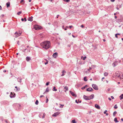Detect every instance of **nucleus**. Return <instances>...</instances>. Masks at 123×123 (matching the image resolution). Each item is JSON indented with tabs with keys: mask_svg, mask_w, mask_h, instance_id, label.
<instances>
[{
	"mask_svg": "<svg viewBox=\"0 0 123 123\" xmlns=\"http://www.w3.org/2000/svg\"><path fill=\"white\" fill-rule=\"evenodd\" d=\"M41 45L43 48L47 50L50 47V43L49 41H45L42 43L41 44Z\"/></svg>",
	"mask_w": 123,
	"mask_h": 123,
	"instance_id": "nucleus-1",
	"label": "nucleus"
},
{
	"mask_svg": "<svg viewBox=\"0 0 123 123\" xmlns=\"http://www.w3.org/2000/svg\"><path fill=\"white\" fill-rule=\"evenodd\" d=\"M34 28L35 30H38L42 29V27L38 25H34Z\"/></svg>",
	"mask_w": 123,
	"mask_h": 123,
	"instance_id": "nucleus-2",
	"label": "nucleus"
},
{
	"mask_svg": "<svg viewBox=\"0 0 123 123\" xmlns=\"http://www.w3.org/2000/svg\"><path fill=\"white\" fill-rule=\"evenodd\" d=\"M1 104L2 105H7L9 104V102L6 100L2 101L1 102Z\"/></svg>",
	"mask_w": 123,
	"mask_h": 123,
	"instance_id": "nucleus-3",
	"label": "nucleus"
},
{
	"mask_svg": "<svg viewBox=\"0 0 123 123\" xmlns=\"http://www.w3.org/2000/svg\"><path fill=\"white\" fill-rule=\"evenodd\" d=\"M92 87L95 90H98V88L97 86L95 84H93L92 85Z\"/></svg>",
	"mask_w": 123,
	"mask_h": 123,
	"instance_id": "nucleus-4",
	"label": "nucleus"
},
{
	"mask_svg": "<svg viewBox=\"0 0 123 123\" xmlns=\"http://www.w3.org/2000/svg\"><path fill=\"white\" fill-rule=\"evenodd\" d=\"M60 113V112H57L55 113L54 114L52 115V116L53 117H56Z\"/></svg>",
	"mask_w": 123,
	"mask_h": 123,
	"instance_id": "nucleus-5",
	"label": "nucleus"
},
{
	"mask_svg": "<svg viewBox=\"0 0 123 123\" xmlns=\"http://www.w3.org/2000/svg\"><path fill=\"white\" fill-rule=\"evenodd\" d=\"M118 64V62L117 61H116L115 62H113L112 65L114 67H115Z\"/></svg>",
	"mask_w": 123,
	"mask_h": 123,
	"instance_id": "nucleus-6",
	"label": "nucleus"
},
{
	"mask_svg": "<svg viewBox=\"0 0 123 123\" xmlns=\"http://www.w3.org/2000/svg\"><path fill=\"white\" fill-rule=\"evenodd\" d=\"M52 56L54 58H56L58 56V53L56 52H55L53 54Z\"/></svg>",
	"mask_w": 123,
	"mask_h": 123,
	"instance_id": "nucleus-7",
	"label": "nucleus"
},
{
	"mask_svg": "<svg viewBox=\"0 0 123 123\" xmlns=\"http://www.w3.org/2000/svg\"><path fill=\"white\" fill-rule=\"evenodd\" d=\"M69 92H70L71 94L73 96H74L75 97H76L77 96V95L75 94L72 91H70Z\"/></svg>",
	"mask_w": 123,
	"mask_h": 123,
	"instance_id": "nucleus-8",
	"label": "nucleus"
},
{
	"mask_svg": "<svg viewBox=\"0 0 123 123\" xmlns=\"http://www.w3.org/2000/svg\"><path fill=\"white\" fill-rule=\"evenodd\" d=\"M88 98L90 100L93 99L94 97V95L93 94H92L91 95L88 96Z\"/></svg>",
	"mask_w": 123,
	"mask_h": 123,
	"instance_id": "nucleus-9",
	"label": "nucleus"
},
{
	"mask_svg": "<svg viewBox=\"0 0 123 123\" xmlns=\"http://www.w3.org/2000/svg\"><path fill=\"white\" fill-rule=\"evenodd\" d=\"M16 106L17 109H19L21 107L20 105L18 104H16Z\"/></svg>",
	"mask_w": 123,
	"mask_h": 123,
	"instance_id": "nucleus-10",
	"label": "nucleus"
},
{
	"mask_svg": "<svg viewBox=\"0 0 123 123\" xmlns=\"http://www.w3.org/2000/svg\"><path fill=\"white\" fill-rule=\"evenodd\" d=\"M83 98L84 99L86 100H90V99H89L88 96H86L85 95H84L83 96Z\"/></svg>",
	"mask_w": 123,
	"mask_h": 123,
	"instance_id": "nucleus-11",
	"label": "nucleus"
},
{
	"mask_svg": "<svg viewBox=\"0 0 123 123\" xmlns=\"http://www.w3.org/2000/svg\"><path fill=\"white\" fill-rule=\"evenodd\" d=\"M15 35L16 34V37H18V36H20V35H21V33H19V32H16L15 33Z\"/></svg>",
	"mask_w": 123,
	"mask_h": 123,
	"instance_id": "nucleus-12",
	"label": "nucleus"
},
{
	"mask_svg": "<svg viewBox=\"0 0 123 123\" xmlns=\"http://www.w3.org/2000/svg\"><path fill=\"white\" fill-rule=\"evenodd\" d=\"M10 96L11 98H14L15 97V95L14 94L13 95L12 93L11 92L10 95Z\"/></svg>",
	"mask_w": 123,
	"mask_h": 123,
	"instance_id": "nucleus-13",
	"label": "nucleus"
},
{
	"mask_svg": "<svg viewBox=\"0 0 123 123\" xmlns=\"http://www.w3.org/2000/svg\"><path fill=\"white\" fill-rule=\"evenodd\" d=\"M26 60L27 62H29L31 60V58L30 57L27 56L26 57Z\"/></svg>",
	"mask_w": 123,
	"mask_h": 123,
	"instance_id": "nucleus-14",
	"label": "nucleus"
},
{
	"mask_svg": "<svg viewBox=\"0 0 123 123\" xmlns=\"http://www.w3.org/2000/svg\"><path fill=\"white\" fill-rule=\"evenodd\" d=\"M17 80L18 82L21 83L22 79L21 77H19L17 78Z\"/></svg>",
	"mask_w": 123,
	"mask_h": 123,
	"instance_id": "nucleus-15",
	"label": "nucleus"
},
{
	"mask_svg": "<svg viewBox=\"0 0 123 123\" xmlns=\"http://www.w3.org/2000/svg\"><path fill=\"white\" fill-rule=\"evenodd\" d=\"M33 18V17L32 16H31L30 17H29L28 18V21H30L31 22L32 21L33 19L32 18Z\"/></svg>",
	"mask_w": 123,
	"mask_h": 123,
	"instance_id": "nucleus-16",
	"label": "nucleus"
},
{
	"mask_svg": "<svg viewBox=\"0 0 123 123\" xmlns=\"http://www.w3.org/2000/svg\"><path fill=\"white\" fill-rule=\"evenodd\" d=\"M95 107L96 108L98 109H99L100 108V107L97 104L95 105Z\"/></svg>",
	"mask_w": 123,
	"mask_h": 123,
	"instance_id": "nucleus-17",
	"label": "nucleus"
},
{
	"mask_svg": "<svg viewBox=\"0 0 123 123\" xmlns=\"http://www.w3.org/2000/svg\"><path fill=\"white\" fill-rule=\"evenodd\" d=\"M6 6L7 7H8L10 6V3L9 2H8L6 3Z\"/></svg>",
	"mask_w": 123,
	"mask_h": 123,
	"instance_id": "nucleus-18",
	"label": "nucleus"
},
{
	"mask_svg": "<svg viewBox=\"0 0 123 123\" xmlns=\"http://www.w3.org/2000/svg\"><path fill=\"white\" fill-rule=\"evenodd\" d=\"M86 57L85 56L84 57L83 56H82L81 57V59H83V60H85L86 59Z\"/></svg>",
	"mask_w": 123,
	"mask_h": 123,
	"instance_id": "nucleus-19",
	"label": "nucleus"
},
{
	"mask_svg": "<svg viewBox=\"0 0 123 123\" xmlns=\"http://www.w3.org/2000/svg\"><path fill=\"white\" fill-rule=\"evenodd\" d=\"M15 88L16 89V91H18L20 90V88H18V87L17 86H15Z\"/></svg>",
	"mask_w": 123,
	"mask_h": 123,
	"instance_id": "nucleus-20",
	"label": "nucleus"
},
{
	"mask_svg": "<svg viewBox=\"0 0 123 123\" xmlns=\"http://www.w3.org/2000/svg\"><path fill=\"white\" fill-rule=\"evenodd\" d=\"M114 122H115L116 123H117L119 122L117 120V117L115 118L114 119Z\"/></svg>",
	"mask_w": 123,
	"mask_h": 123,
	"instance_id": "nucleus-21",
	"label": "nucleus"
},
{
	"mask_svg": "<svg viewBox=\"0 0 123 123\" xmlns=\"http://www.w3.org/2000/svg\"><path fill=\"white\" fill-rule=\"evenodd\" d=\"M122 20L121 19H117V20H116V22L118 23L120 22H122Z\"/></svg>",
	"mask_w": 123,
	"mask_h": 123,
	"instance_id": "nucleus-22",
	"label": "nucleus"
},
{
	"mask_svg": "<svg viewBox=\"0 0 123 123\" xmlns=\"http://www.w3.org/2000/svg\"><path fill=\"white\" fill-rule=\"evenodd\" d=\"M119 97L120 98V100H121L123 99V94L119 96Z\"/></svg>",
	"mask_w": 123,
	"mask_h": 123,
	"instance_id": "nucleus-23",
	"label": "nucleus"
},
{
	"mask_svg": "<svg viewBox=\"0 0 123 123\" xmlns=\"http://www.w3.org/2000/svg\"><path fill=\"white\" fill-rule=\"evenodd\" d=\"M87 77L86 76H85L84 78V80L85 81H86L87 80L86 79Z\"/></svg>",
	"mask_w": 123,
	"mask_h": 123,
	"instance_id": "nucleus-24",
	"label": "nucleus"
},
{
	"mask_svg": "<svg viewBox=\"0 0 123 123\" xmlns=\"http://www.w3.org/2000/svg\"><path fill=\"white\" fill-rule=\"evenodd\" d=\"M117 112L116 111H114L113 113V117L115 116V115L117 114Z\"/></svg>",
	"mask_w": 123,
	"mask_h": 123,
	"instance_id": "nucleus-25",
	"label": "nucleus"
},
{
	"mask_svg": "<svg viewBox=\"0 0 123 123\" xmlns=\"http://www.w3.org/2000/svg\"><path fill=\"white\" fill-rule=\"evenodd\" d=\"M53 91H57V89H56V88L55 86H54L53 87V88L52 89Z\"/></svg>",
	"mask_w": 123,
	"mask_h": 123,
	"instance_id": "nucleus-26",
	"label": "nucleus"
},
{
	"mask_svg": "<svg viewBox=\"0 0 123 123\" xmlns=\"http://www.w3.org/2000/svg\"><path fill=\"white\" fill-rule=\"evenodd\" d=\"M39 103L38 101L37 100L35 102V104L36 105H37Z\"/></svg>",
	"mask_w": 123,
	"mask_h": 123,
	"instance_id": "nucleus-27",
	"label": "nucleus"
},
{
	"mask_svg": "<svg viewBox=\"0 0 123 123\" xmlns=\"http://www.w3.org/2000/svg\"><path fill=\"white\" fill-rule=\"evenodd\" d=\"M45 60L46 61V62L45 63V65H46L48 64V60L46 59H45Z\"/></svg>",
	"mask_w": 123,
	"mask_h": 123,
	"instance_id": "nucleus-28",
	"label": "nucleus"
},
{
	"mask_svg": "<svg viewBox=\"0 0 123 123\" xmlns=\"http://www.w3.org/2000/svg\"><path fill=\"white\" fill-rule=\"evenodd\" d=\"M20 2L21 3L24 4L25 3V1L24 0H21Z\"/></svg>",
	"mask_w": 123,
	"mask_h": 123,
	"instance_id": "nucleus-29",
	"label": "nucleus"
},
{
	"mask_svg": "<svg viewBox=\"0 0 123 123\" xmlns=\"http://www.w3.org/2000/svg\"><path fill=\"white\" fill-rule=\"evenodd\" d=\"M64 89L66 90L67 91L68 90V87L67 86H65L64 88Z\"/></svg>",
	"mask_w": 123,
	"mask_h": 123,
	"instance_id": "nucleus-30",
	"label": "nucleus"
},
{
	"mask_svg": "<svg viewBox=\"0 0 123 123\" xmlns=\"http://www.w3.org/2000/svg\"><path fill=\"white\" fill-rule=\"evenodd\" d=\"M87 86V85H86V86H84L82 87L81 88V89H82V90H83L84 89H85Z\"/></svg>",
	"mask_w": 123,
	"mask_h": 123,
	"instance_id": "nucleus-31",
	"label": "nucleus"
},
{
	"mask_svg": "<svg viewBox=\"0 0 123 123\" xmlns=\"http://www.w3.org/2000/svg\"><path fill=\"white\" fill-rule=\"evenodd\" d=\"M76 122L74 120H73L71 121V123H76Z\"/></svg>",
	"mask_w": 123,
	"mask_h": 123,
	"instance_id": "nucleus-32",
	"label": "nucleus"
},
{
	"mask_svg": "<svg viewBox=\"0 0 123 123\" xmlns=\"http://www.w3.org/2000/svg\"><path fill=\"white\" fill-rule=\"evenodd\" d=\"M90 87H89L86 89V90L87 91L90 92Z\"/></svg>",
	"mask_w": 123,
	"mask_h": 123,
	"instance_id": "nucleus-33",
	"label": "nucleus"
},
{
	"mask_svg": "<svg viewBox=\"0 0 123 123\" xmlns=\"http://www.w3.org/2000/svg\"><path fill=\"white\" fill-rule=\"evenodd\" d=\"M108 73L107 72H105L104 73V74L105 76H107L108 75Z\"/></svg>",
	"mask_w": 123,
	"mask_h": 123,
	"instance_id": "nucleus-34",
	"label": "nucleus"
},
{
	"mask_svg": "<svg viewBox=\"0 0 123 123\" xmlns=\"http://www.w3.org/2000/svg\"><path fill=\"white\" fill-rule=\"evenodd\" d=\"M22 11H19V12H18L17 13V14L18 15H19L20 14L22 13Z\"/></svg>",
	"mask_w": 123,
	"mask_h": 123,
	"instance_id": "nucleus-35",
	"label": "nucleus"
},
{
	"mask_svg": "<svg viewBox=\"0 0 123 123\" xmlns=\"http://www.w3.org/2000/svg\"><path fill=\"white\" fill-rule=\"evenodd\" d=\"M117 105H115V106H114V108L115 109H117V108L118 107L117 106Z\"/></svg>",
	"mask_w": 123,
	"mask_h": 123,
	"instance_id": "nucleus-36",
	"label": "nucleus"
},
{
	"mask_svg": "<svg viewBox=\"0 0 123 123\" xmlns=\"http://www.w3.org/2000/svg\"><path fill=\"white\" fill-rule=\"evenodd\" d=\"M117 77L120 78V79H121L122 78L120 77V75L119 74L118 75H117L116 76Z\"/></svg>",
	"mask_w": 123,
	"mask_h": 123,
	"instance_id": "nucleus-37",
	"label": "nucleus"
},
{
	"mask_svg": "<svg viewBox=\"0 0 123 123\" xmlns=\"http://www.w3.org/2000/svg\"><path fill=\"white\" fill-rule=\"evenodd\" d=\"M49 91V90L48 89V87H47V88L46 89V90L45 91V92H48Z\"/></svg>",
	"mask_w": 123,
	"mask_h": 123,
	"instance_id": "nucleus-38",
	"label": "nucleus"
},
{
	"mask_svg": "<svg viewBox=\"0 0 123 123\" xmlns=\"http://www.w3.org/2000/svg\"><path fill=\"white\" fill-rule=\"evenodd\" d=\"M70 0H63V1H64L66 2H69Z\"/></svg>",
	"mask_w": 123,
	"mask_h": 123,
	"instance_id": "nucleus-39",
	"label": "nucleus"
},
{
	"mask_svg": "<svg viewBox=\"0 0 123 123\" xmlns=\"http://www.w3.org/2000/svg\"><path fill=\"white\" fill-rule=\"evenodd\" d=\"M64 105H61L60 106V107L61 108H62L63 107Z\"/></svg>",
	"mask_w": 123,
	"mask_h": 123,
	"instance_id": "nucleus-40",
	"label": "nucleus"
},
{
	"mask_svg": "<svg viewBox=\"0 0 123 123\" xmlns=\"http://www.w3.org/2000/svg\"><path fill=\"white\" fill-rule=\"evenodd\" d=\"M4 14H2L0 16V17L1 18H2L3 17H4Z\"/></svg>",
	"mask_w": 123,
	"mask_h": 123,
	"instance_id": "nucleus-41",
	"label": "nucleus"
},
{
	"mask_svg": "<svg viewBox=\"0 0 123 123\" xmlns=\"http://www.w3.org/2000/svg\"><path fill=\"white\" fill-rule=\"evenodd\" d=\"M49 82H47L46 84V86H48V85H49Z\"/></svg>",
	"mask_w": 123,
	"mask_h": 123,
	"instance_id": "nucleus-42",
	"label": "nucleus"
},
{
	"mask_svg": "<svg viewBox=\"0 0 123 123\" xmlns=\"http://www.w3.org/2000/svg\"><path fill=\"white\" fill-rule=\"evenodd\" d=\"M118 72H116V73H115V75L116 76L117 75V74H118Z\"/></svg>",
	"mask_w": 123,
	"mask_h": 123,
	"instance_id": "nucleus-43",
	"label": "nucleus"
},
{
	"mask_svg": "<svg viewBox=\"0 0 123 123\" xmlns=\"http://www.w3.org/2000/svg\"><path fill=\"white\" fill-rule=\"evenodd\" d=\"M79 100L78 101V100H75V102H76V103H77V104L78 103H79Z\"/></svg>",
	"mask_w": 123,
	"mask_h": 123,
	"instance_id": "nucleus-44",
	"label": "nucleus"
},
{
	"mask_svg": "<svg viewBox=\"0 0 123 123\" xmlns=\"http://www.w3.org/2000/svg\"><path fill=\"white\" fill-rule=\"evenodd\" d=\"M90 92H92L93 91V89L91 87H90Z\"/></svg>",
	"mask_w": 123,
	"mask_h": 123,
	"instance_id": "nucleus-45",
	"label": "nucleus"
},
{
	"mask_svg": "<svg viewBox=\"0 0 123 123\" xmlns=\"http://www.w3.org/2000/svg\"><path fill=\"white\" fill-rule=\"evenodd\" d=\"M17 44H18L19 45H20V44L19 43V41H17Z\"/></svg>",
	"mask_w": 123,
	"mask_h": 123,
	"instance_id": "nucleus-46",
	"label": "nucleus"
},
{
	"mask_svg": "<svg viewBox=\"0 0 123 123\" xmlns=\"http://www.w3.org/2000/svg\"><path fill=\"white\" fill-rule=\"evenodd\" d=\"M107 111V110H105L104 111V114H105L106 113V112Z\"/></svg>",
	"mask_w": 123,
	"mask_h": 123,
	"instance_id": "nucleus-47",
	"label": "nucleus"
},
{
	"mask_svg": "<svg viewBox=\"0 0 123 123\" xmlns=\"http://www.w3.org/2000/svg\"><path fill=\"white\" fill-rule=\"evenodd\" d=\"M48 101V98H47L46 99V103H47Z\"/></svg>",
	"mask_w": 123,
	"mask_h": 123,
	"instance_id": "nucleus-48",
	"label": "nucleus"
},
{
	"mask_svg": "<svg viewBox=\"0 0 123 123\" xmlns=\"http://www.w3.org/2000/svg\"><path fill=\"white\" fill-rule=\"evenodd\" d=\"M92 69L91 67H89V68L88 69V70L89 71H90V70H91Z\"/></svg>",
	"mask_w": 123,
	"mask_h": 123,
	"instance_id": "nucleus-49",
	"label": "nucleus"
},
{
	"mask_svg": "<svg viewBox=\"0 0 123 123\" xmlns=\"http://www.w3.org/2000/svg\"><path fill=\"white\" fill-rule=\"evenodd\" d=\"M72 27H73V26L72 25H70L69 26V28L70 29H71Z\"/></svg>",
	"mask_w": 123,
	"mask_h": 123,
	"instance_id": "nucleus-50",
	"label": "nucleus"
},
{
	"mask_svg": "<svg viewBox=\"0 0 123 123\" xmlns=\"http://www.w3.org/2000/svg\"><path fill=\"white\" fill-rule=\"evenodd\" d=\"M95 66L96 65H92V68H94V67H95Z\"/></svg>",
	"mask_w": 123,
	"mask_h": 123,
	"instance_id": "nucleus-51",
	"label": "nucleus"
},
{
	"mask_svg": "<svg viewBox=\"0 0 123 123\" xmlns=\"http://www.w3.org/2000/svg\"><path fill=\"white\" fill-rule=\"evenodd\" d=\"M66 72L64 70H63L62 72V74H64V73H65Z\"/></svg>",
	"mask_w": 123,
	"mask_h": 123,
	"instance_id": "nucleus-52",
	"label": "nucleus"
},
{
	"mask_svg": "<svg viewBox=\"0 0 123 123\" xmlns=\"http://www.w3.org/2000/svg\"><path fill=\"white\" fill-rule=\"evenodd\" d=\"M27 21V19L26 18H24V21L25 22L26 21Z\"/></svg>",
	"mask_w": 123,
	"mask_h": 123,
	"instance_id": "nucleus-53",
	"label": "nucleus"
},
{
	"mask_svg": "<svg viewBox=\"0 0 123 123\" xmlns=\"http://www.w3.org/2000/svg\"><path fill=\"white\" fill-rule=\"evenodd\" d=\"M44 113L43 114V116H42V118H43L44 117L45 115H44Z\"/></svg>",
	"mask_w": 123,
	"mask_h": 123,
	"instance_id": "nucleus-54",
	"label": "nucleus"
},
{
	"mask_svg": "<svg viewBox=\"0 0 123 123\" xmlns=\"http://www.w3.org/2000/svg\"><path fill=\"white\" fill-rule=\"evenodd\" d=\"M117 35L116 34L115 35V37L117 38H118V37Z\"/></svg>",
	"mask_w": 123,
	"mask_h": 123,
	"instance_id": "nucleus-55",
	"label": "nucleus"
},
{
	"mask_svg": "<svg viewBox=\"0 0 123 123\" xmlns=\"http://www.w3.org/2000/svg\"><path fill=\"white\" fill-rule=\"evenodd\" d=\"M21 20L22 21H24V18H21Z\"/></svg>",
	"mask_w": 123,
	"mask_h": 123,
	"instance_id": "nucleus-56",
	"label": "nucleus"
},
{
	"mask_svg": "<svg viewBox=\"0 0 123 123\" xmlns=\"http://www.w3.org/2000/svg\"><path fill=\"white\" fill-rule=\"evenodd\" d=\"M92 111H88V113L89 114H90L91 113Z\"/></svg>",
	"mask_w": 123,
	"mask_h": 123,
	"instance_id": "nucleus-57",
	"label": "nucleus"
},
{
	"mask_svg": "<svg viewBox=\"0 0 123 123\" xmlns=\"http://www.w3.org/2000/svg\"><path fill=\"white\" fill-rule=\"evenodd\" d=\"M72 36L74 38H75V37H76V36H74L73 34L72 35Z\"/></svg>",
	"mask_w": 123,
	"mask_h": 123,
	"instance_id": "nucleus-58",
	"label": "nucleus"
},
{
	"mask_svg": "<svg viewBox=\"0 0 123 123\" xmlns=\"http://www.w3.org/2000/svg\"><path fill=\"white\" fill-rule=\"evenodd\" d=\"M64 74H62L61 75V76H63L64 75Z\"/></svg>",
	"mask_w": 123,
	"mask_h": 123,
	"instance_id": "nucleus-59",
	"label": "nucleus"
},
{
	"mask_svg": "<svg viewBox=\"0 0 123 123\" xmlns=\"http://www.w3.org/2000/svg\"><path fill=\"white\" fill-rule=\"evenodd\" d=\"M6 70H3V72L4 73L6 72Z\"/></svg>",
	"mask_w": 123,
	"mask_h": 123,
	"instance_id": "nucleus-60",
	"label": "nucleus"
},
{
	"mask_svg": "<svg viewBox=\"0 0 123 123\" xmlns=\"http://www.w3.org/2000/svg\"><path fill=\"white\" fill-rule=\"evenodd\" d=\"M44 96L42 95L40 96V98H42Z\"/></svg>",
	"mask_w": 123,
	"mask_h": 123,
	"instance_id": "nucleus-61",
	"label": "nucleus"
},
{
	"mask_svg": "<svg viewBox=\"0 0 123 123\" xmlns=\"http://www.w3.org/2000/svg\"><path fill=\"white\" fill-rule=\"evenodd\" d=\"M115 0H111V1L112 2H114L115 1Z\"/></svg>",
	"mask_w": 123,
	"mask_h": 123,
	"instance_id": "nucleus-62",
	"label": "nucleus"
},
{
	"mask_svg": "<svg viewBox=\"0 0 123 123\" xmlns=\"http://www.w3.org/2000/svg\"><path fill=\"white\" fill-rule=\"evenodd\" d=\"M108 99L110 101H111V99L109 97L108 98Z\"/></svg>",
	"mask_w": 123,
	"mask_h": 123,
	"instance_id": "nucleus-63",
	"label": "nucleus"
},
{
	"mask_svg": "<svg viewBox=\"0 0 123 123\" xmlns=\"http://www.w3.org/2000/svg\"><path fill=\"white\" fill-rule=\"evenodd\" d=\"M111 98L112 99H114V97L113 96H111Z\"/></svg>",
	"mask_w": 123,
	"mask_h": 123,
	"instance_id": "nucleus-64",
	"label": "nucleus"
}]
</instances>
